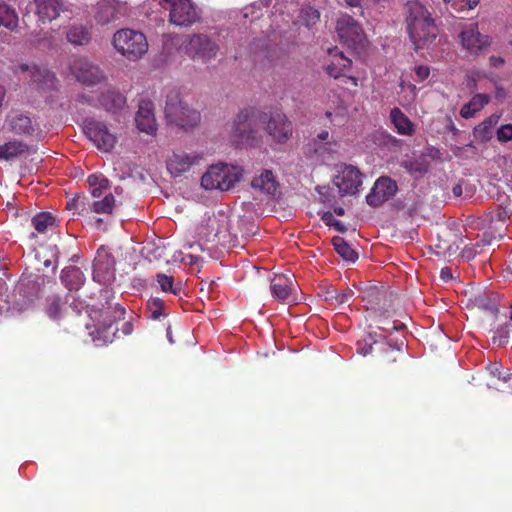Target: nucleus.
I'll return each mask as SVG.
<instances>
[{
	"label": "nucleus",
	"instance_id": "nucleus-50",
	"mask_svg": "<svg viewBox=\"0 0 512 512\" xmlns=\"http://www.w3.org/2000/svg\"><path fill=\"white\" fill-rule=\"evenodd\" d=\"M68 305H70L69 317L81 315L83 309L85 308V304L81 301H77L74 296L73 298H70Z\"/></svg>",
	"mask_w": 512,
	"mask_h": 512
},
{
	"label": "nucleus",
	"instance_id": "nucleus-35",
	"mask_svg": "<svg viewBox=\"0 0 512 512\" xmlns=\"http://www.w3.org/2000/svg\"><path fill=\"white\" fill-rule=\"evenodd\" d=\"M497 117L490 116L485 119L483 122L479 123L475 126L473 134L474 137L481 142L488 141L492 135V128L497 123Z\"/></svg>",
	"mask_w": 512,
	"mask_h": 512
},
{
	"label": "nucleus",
	"instance_id": "nucleus-55",
	"mask_svg": "<svg viewBox=\"0 0 512 512\" xmlns=\"http://www.w3.org/2000/svg\"><path fill=\"white\" fill-rule=\"evenodd\" d=\"M415 73L419 81H424L426 78H428L430 69L428 66L420 65L415 68Z\"/></svg>",
	"mask_w": 512,
	"mask_h": 512
},
{
	"label": "nucleus",
	"instance_id": "nucleus-14",
	"mask_svg": "<svg viewBox=\"0 0 512 512\" xmlns=\"http://www.w3.org/2000/svg\"><path fill=\"white\" fill-rule=\"evenodd\" d=\"M39 277H26L20 279L15 287V305L20 311L32 307L41 296V283Z\"/></svg>",
	"mask_w": 512,
	"mask_h": 512
},
{
	"label": "nucleus",
	"instance_id": "nucleus-41",
	"mask_svg": "<svg viewBox=\"0 0 512 512\" xmlns=\"http://www.w3.org/2000/svg\"><path fill=\"white\" fill-rule=\"evenodd\" d=\"M320 15L318 9L306 6L301 9L299 19L307 28H312L320 21Z\"/></svg>",
	"mask_w": 512,
	"mask_h": 512
},
{
	"label": "nucleus",
	"instance_id": "nucleus-20",
	"mask_svg": "<svg viewBox=\"0 0 512 512\" xmlns=\"http://www.w3.org/2000/svg\"><path fill=\"white\" fill-rule=\"evenodd\" d=\"M137 128L147 134H153L157 130L156 119L153 112V104L149 101H142L139 104L135 116Z\"/></svg>",
	"mask_w": 512,
	"mask_h": 512
},
{
	"label": "nucleus",
	"instance_id": "nucleus-16",
	"mask_svg": "<svg viewBox=\"0 0 512 512\" xmlns=\"http://www.w3.org/2000/svg\"><path fill=\"white\" fill-rule=\"evenodd\" d=\"M397 190L398 187L394 180L382 176L374 183L371 191L366 196V202L371 207H379L394 197Z\"/></svg>",
	"mask_w": 512,
	"mask_h": 512
},
{
	"label": "nucleus",
	"instance_id": "nucleus-61",
	"mask_svg": "<svg viewBox=\"0 0 512 512\" xmlns=\"http://www.w3.org/2000/svg\"><path fill=\"white\" fill-rule=\"evenodd\" d=\"M8 291L7 284L4 279L0 278V299H2Z\"/></svg>",
	"mask_w": 512,
	"mask_h": 512
},
{
	"label": "nucleus",
	"instance_id": "nucleus-31",
	"mask_svg": "<svg viewBox=\"0 0 512 512\" xmlns=\"http://www.w3.org/2000/svg\"><path fill=\"white\" fill-rule=\"evenodd\" d=\"M31 80L36 83L39 88H53L55 85V75L46 68L33 67Z\"/></svg>",
	"mask_w": 512,
	"mask_h": 512
},
{
	"label": "nucleus",
	"instance_id": "nucleus-10",
	"mask_svg": "<svg viewBox=\"0 0 512 512\" xmlns=\"http://www.w3.org/2000/svg\"><path fill=\"white\" fill-rule=\"evenodd\" d=\"M203 160V155L196 151L174 150L166 160L168 172L173 177H180L190 172L195 166H198Z\"/></svg>",
	"mask_w": 512,
	"mask_h": 512
},
{
	"label": "nucleus",
	"instance_id": "nucleus-51",
	"mask_svg": "<svg viewBox=\"0 0 512 512\" xmlns=\"http://www.w3.org/2000/svg\"><path fill=\"white\" fill-rule=\"evenodd\" d=\"M354 295V291L351 289H345L344 291L337 293L335 296H331L329 299L334 298L338 304H344L348 302Z\"/></svg>",
	"mask_w": 512,
	"mask_h": 512
},
{
	"label": "nucleus",
	"instance_id": "nucleus-12",
	"mask_svg": "<svg viewBox=\"0 0 512 512\" xmlns=\"http://www.w3.org/2000/svg\"><path fill=\"white\" fill-rule=\"evenodd\" d=\"M169 4V21L180 27H189L200 19L197 7L190 0H164Z\"/></svg>",
	"mask_w": 512,
	"mask_h": 512
},
{
	"label": "nucleus",
	"instance_id": "nucleus-5",
	"mask_svg": "<svg viewBox=\"0 0 512 512\" xmlns=\"http://www.w3.org/2000/svg\"><path fill=\"white\" fill-rule=\"evenodd\" d=\"M115 49L127 59L136 60L148 50V43L142 32L132 29H121L114 34Z\"/></svg>",
	"mask_w": 512,
	"mask_h": 512
},
{
	"label": "nucleus",
	"instance_id": "nucleus-54",
	"mask_svg": "<svg viewBox=\"0 0 512 512\" xmlns=\"http://www.w3.org/2000/svg\"><path fill=\"white\" fill-rule=\"evenodd\" d=\"M326 72L329 76L337 79L339 78L340 76L343 75V72L341 71V69L338 67V65L336 64L335 61H332L330 64H328L326 66Z\"/></svg>",
	"mask_w": 512,
	"mask_h": 512
},
{
	"label": "nucleus",
	"instance_id": "nucleus-9",
	"mask_svg": "<svg viewBox=\"0 0 512 512\" xmlns=\"http://www.w3.org/2000/svg\"><path fill=\"white\" fill-rule=\"evenodd\" d=\"M259 122L265 124V131L277 143H285L292 135V123L282 113H275L270 116L267 113H261Z\"/></svg>",
	"mask_w": 512,
	"mask_h": 512
},
{
	"label": "nucleus",
	"instance_id": "nucleus-63",
	"mask_svg": "<svg viewBox=\"0 0 512 512\" xmlns=\"http://www.w3.org/2000/svg\"><path fill=\"white\" fill-rule=\"evenodd\" d=\"M91 188H92L91 194L95 198L100 197L102 195V190H105V188H100V187H91Z\"/></svg>",
	"mask_w": 512,
	"mask_h": 512
},
{
	"label": "nucleus",
	"instance_id": "nucleus-17",
	"mask_svg": "<svg viewBox=\"0 0 512 512\" xmlns=\"http://www.w3.org/2000/svg\"><path fill=\"white\" fill-rule=\"evenodd\" d=\"M363 175L360 170L352 165H345L334 180L342 195H354L359 192Z\"/></svg>",
	"mask_w": 512,
	"mask_h": 512
},
{
	"label": "nucleus",
	"instance_id": "nucleus-22",
	"mask_svg": "<svg viewBox=\"0 0 512 512\" xmlns=\"http://www.w3.org/2000/svg\"><path fill=\"white\" fill-rule=\"evenodd\" d=\"M9 131L17 135L31 136L35 132V126L28 115L22 113H12L6 119Z\"/></svg>",
	"mask_w": 512,
	"mask_h": 512
},
{
	"label": "nucleus",
	"instance_id": "nucleus-58",
	"mask_svg": "<svg viewBox=\"0 0 512 512\" xmlns=\"http://www.w3.org/2000/svg\"><path fill=\"white\" fill-rule=\"evenodd\" d=\"M440 277L443 281L448 282L452 279V270L449 267H444L441 269Z\"/></svg>",
	"mask_w": 512,
	"mask_h": 512
},
{
	"label": "nucleus",
	"instance_id": "nucleus-43",
	"mask_svg": "<svg viewBox=\"0 0 512 512\" xmlns=\"http://www.w3.org/2000/svg\"><path fill=\"white\" fill-rule=\"evenodd\" d=\"M380 343L370 333L362 341L357 342V352L362 356H366L373 353L375 349L378 351Z\"/></svg>",
	"mask_w": 512,
	"mask_h": 512
},
{
	"label": "nucleus",
	"instance_id": "nucleus-39",
	"mask_svg": "<svg viewBox=\"0 0 512 512\" xmlns=\"http://www.w3.org/2000/svg\"><path fill=\"white\" fill-rule=\"evenodd\" d=\"M115 205V198L113 194L109 193L101 200H96L90 203V211L97 214H109L112 212Z\"/></svg>",
	"mask_w": 512,
	"mask_h": 512
},
{
	"label": "nucleus",
	"instance_id": "nucleus-37",
	"mask_svg": "<svg viewBox=\"0 0 512 512\" xmlns=\"http://www.w3.org/2000/svg\"><path fill=\"white\" fill-rule=\"evenodd\" d=\"M220 233V222L215 217L208 218L206 225H202L198 229V234L207 241L219 238Z\"/></svg>",
	"mask_w": 512,
	"mask_h": 512
},
{
	"label": "nucleus",
	"instance_id": "nucleus-27",
	"mask_svg": "<svg viewBox=\"0 0 512 512\" xmlns=\"http://www.w3.org/2000/svg\"><path fill=\"white\" fill-rule=\"evenodd\" d=\"M62 283L70 290H78L85 281L84 273L79 267L69 266L61 272Z\"/></svg>",
	"mask_w": 512,
	"mask_h": 512
},
{
	"label": "nucleus",
	"instance_id": "nucleus-25",
	"mask_svg": "<svg viewBox=\"0 0 512 512\" xmlns=\"http://www.w3.org/2000/svg\"><path fill=\"white\" fill-rule=\"evenodd\" d=\"M122 15V9L118 4L103 2L98 5L95 19L99 24L105 25L120 19Z\"/></svg>",
	"mask_w": 512,
	"mask_h": 512
},
{
	"label": "nucleus",
	"instance_id": "nucleus-40",
	"mask_svg": "<svg viewBox=\"0 0 512 512\" xmlns=\"http://www.w3.org/2000/svg\"><path fill=\"white\" fill-rule=\"evenodd\" d=\"M493 377H497L499 381H502L503 385H499L495 382L489 384L490 387H495L498 391L512 393V374L503 375L502 371L498 367H494L491 370Z\"/></svg>",
	"mask_w": 512,
	"mask_h": 512
},
{
	"label": "nucleus",
	"instance_id": "nucleus-49",
	"mask_svg": "<svg viewBox=\"0 0 512 512\" xmlns=\"http://www.w3.org/2000/svg\"><path fill=\"white\" fill-rule=\"evenodd\" d=\"M497 139L500 142H507L512 140V124L502 125L497 130Z\"/></svg>",
	"mask_w": 512,
	"mask_h": 512
},
{
	"label": "nucleus",
	"instance_id": "nucleus-3",
	"mask_svg": "<svg viewBox=\"0 0 512 512\" xmlns=\"http://www.w3.org/2000/svg\"><path fill=\"white\" fill-rule=\"evenodd\" d=\"M256 117L252 109L241 110L235 117L230 139L237 147H253L260 141L259 132L255 129Z\"/></svg>",
	"mask_w": 512,
	"mask_h": 512
},
{
	"label": "nucleus",
	"instance_id": "nucleus-34",
	"mask_svg": "<svg viewBox=\"0 0 512 512\" xmlns=\"http://www.w3.org/2000/svg\"><path fill=\"white\" fill-rule=\"evenodd\" d=\"M27 145L21 141H10L0 145V159L10 160L24 153Z\"/></svg>",
	"mask_w": 512,
	"mask_h": 512
},
{
	"label": "nucleus",
	"instance_id": "nucleus-62",
	"mask_svg": "<svg viewBox=\"0 0 512 512\" xmlns=\"http://www.w3.org/2000/svg\"><path fill=\"white\" fill-rule=\"evenodd\" d=\"M333 227H335V229H336L337 231L341 232V233H344V232H346V230H347V228L345 227V225H344L342 222L338 221V220H336L335 222H333Z\"/></svg>",
	"mask_w": 512,
	"mask_h": 512
},
{
	"label": "nucleus",
	"instance_id": "nucleus-64",
	"mask_svg": "<svg viewBox=\"0 0 512 512\" xmlns=\"http://www.w3.org/2000/svg\"><path fill=\"white\" fill-rule=\"evenodd\" d=\"M347 5L350 7H358L361 4V0H345Z\"/></svg>",
	"mask_w": 512,
	"mask_h": 512
},
{
	"label": "nucleus",
	"instance_id": "nucleus-19",
	"mask_svg": "<svg viewBox=\"0 0 512 512\" xmlns=\"http://www.w3.org/2000/svg\"><path fill=\"white\" fill-rule=\"evenodd\" d=\"M39 21L46 23L57 19L66 10L63 0H34Z\"/></svg>",
	"mask_w": 512,
	"mask_h": 512
},
{
	"label": "nucleus",
	"instance_id": "nucleus-44",
	"mask_svg": "<svg viewBox=\"0 0 512 512\" xmlns=\"http://www.w3.org/2000/svg\"><path fill=\"white\" fill-rule=\"evenodd\" d=\"M147 307L151 312V318L154 320H158L160 319L161 316L166 315V313L164 312L165 303L159 297L150 298L147 302Z\"/></svg>",
	"mask_w": 512,
	"mask_h": 512
},
{
	"label": "nucleus",
	"instance_id": "nucleus-56",
	"mask_svg": "<svg viewBox=\"0 0 512 512\" xmlns=\"http://www.w3.org/2000/svg\"><path fill=\"white\" fill-rule=\"evenodd\" d=\"M321 220L328 226H333V222L336 221L333 214L329 211L323 213V215L321 216Z\"/></svg>",
	"mask_w": 512,
	"mask_h": 512
},
{
	"label": "nucleus",
	"instance_id": "nucleus-7",
	"mask_svg": "<svg viewBox=\"0 0 512 512\" xmlns=\"http://www.w3.org/2000/svg\"><path fill=\"white\" fill-rule=\"evenodd\" d=\"M239 181L227 165H214L201 178V186L206 190L227 191Z\"/></svg>",
	"mask_w": 512,
	"mask_h": 512
},
{
	"label": "nucleus",
	"instance_id": "nucleus-60",
	"mask_svg": "<svg viewBox=\"0 0 512 512\" xmlns=\"http://www.w3.org/2000/svg\"><path fill=\"white\" fill-rule=\"evenodd\" d=\"M133 330V324L131 321H126L123 323L121 331L125 336L132 334Z\"/></svg>",
	"mask_w": 512,
	"mask_h": 512
},
{
	"label": "nucleus",
	"instance_id": "nucleus-32",
	"mask_svg": "<svg viewBox=\"0 0 512 512\" xmlns=\"http://www.w3.org/2000/svg\"><path fill=\"white\" fill-rule=\"evenodd\" d=\"M335 251L347 262L354 263L358 259V253L340 236L332 239Z\"/></svg>",
	"mask_w": 512,
	"mask_h": 512
},
{
	"label": "nucleus",
	"instance_id": "nucleus-29",
	"mask_svg": "<svg viewBox=\"0 0 512 512\" xmlns=\"http://www.w3.org/2000/svg\"><path fill=\"white\" fill-rule=\"evenodd\" d=\"M490 102V97L487 94L478 93L472 99L464 104L460 110L461 117L465 119L472 118L477 112L482 110L485 105Z\"/></svg>",
	"mask_w": 512,
	"mask_h": 512
},
{
	"label": "nucleus",
	"instance_id": "nucleus-26",
	"mask_svg": "<svg viewBox=\"0 0 512 512\" xmlns=\"http://www.w3.org/2000/svg\"><path fill=\"white\" fill-rule=\"evenodd\" d=\"M390 119L400 135L412 136L415 132L413 122L401 111L400 108L394 107L390 112Z\"/></svg>",
	"mask_w": 512,
	"mask_h": 512
},
{
	"label": "nucleus",
	"instance_id": "nucleus-13",
	"mask_svg": "<svg viewBox=\"0 0 512 512\" xmlns=\"http://www.w3.org/2000/svg\"><path fill=\"white\" fill-rule=\"evenodd\" d=\"M336 32L340 42L351 49H356L365 39L362 27L353 17L347 14L338 18Z\"/></svg>",
	"mask_w": 512,
	"mask_h": 512
},
{
	"label": "nucleus",
	"instance_id": "nucleus-45",
	"mask_svg": "<svg viewBox=\"0 0 512 512\" xmlns=\"http://www.w3.org/2000/svg\"><path fill=\"white\" fill-rule=\"evenodd\" d=\"M486 221L490 224H495L498 222L504 223L508 218V211L502 207H496L495 209L487 212L485 214Z\"/></svg>",
	"mask_w": 512,
	"mask_h": 512
},
{
	"label": "nucleus",
	"instance_id": "nucleus-18",
	"mask_svg": "<svg viewBox=\"0 0 512 512\" xmlns=\"http://www.w3.org/2000/svg\"><path fill=\"white\" fill-rule=\"evenodd\" d=\"M73 295L70 293L52 294L46 298L45 313L53 321H60L69 317L68 302Z\"/></svg>",
	"mask_w": 512,
	"mask_h": 512
},
{
	"label": "nucleus",
	"instance_id": "nucleus-24",
	"mask_svg": "<svg viewBox=\"0 0 512 512\" xmlns=\"http://www.w3.org/2000/svg\"><path fill=\"white\" fill-rule=\"evenodd\" d=\"M66 39L72 45H87L92 39V26L90 24L74 23L68 28Z\"/></svg>",
	"mask_w": 512,
	"mask_h": 512
},
{
	"label": "nucleus",
	"instance_id": "nucleus-48",
	"mask_svg": "<svg viewBox=\"0 0 512 512\" xmlns=\"http://www.w3.org/2000/svg\"><path fill=\"white\" fill-rule=\"evenodd\" d=\"M508 338H509L508 330L505 328H500L494 332L492 341L494 344H497L498 346H504L508 343Z\"/></svg>",
	"mask_w": 512,
	"mask_h": 512
},
{
	"label": "nucleus",
	"instance_id": "nucleus-36",
	"mask_svg": "<svg viewBox=\"0 0 512 512\" xmlns=\"http://www.w3.org/2000/svg\"><path fill=\"white\" fill-rule=\"evenodd\" d=\"M155 278L163 292L171 293L174 295H179L181 293V283H175L174 278L172 276H168L164 273H157Z\"/></svg>",
	"mask_w": 512,
	"mask_h": 512
},
{
	"label": "nucleus",
	"instance_id": "nucleus-28",
	"mask_svg": "<svg viewBox=\"0 0 512 512\" xmlns=\"http://www.w3.org/2000/svg\"><path fill=\"white\" fill-rule=\"evenodd\" d=\"M378 353L381 367L385 370H391L392 365L395 364L400 357L401 350L389 343L381 342L379 344Z\"/></svg>",
	"mask_w": 512,
	"mask_h": 512
},
{
	"label": "nucleus",
	"instance_id": "nucleus-59",
	"mask_svg": "<svg viewBox=\"0 0 512 512\" xmlns=\"http://www.w3.org/2000/svg\"><path fill=\"white\" fill-rule=\"evenodd\" d=\"M378 328L383 330V331L390 332L392 330L403 329V328H405V325L403 323H401V322H399V323L393 322L391 327L379 326Z\"/></svg>",
	"mask_w": 512,
	"mask_h": 512
},
{
	"label": "nucleus",
	"instance_id": "nucleus-6",
	"mask_svg": "<svg viewBox=\"0 0 512 512\" xmlns=\"http://www.w3.org/2000/svg\"><path fill=\"white\" fill-rule=\"evenodd\" d=\"M83 131L93 144L103 152H110L117 143V137L107 125L94 118H86L83 122Z\"/></svg>",
	"mask_w": 512,
	"mask_h": 512
},
{
	"label": "nucleus",
	"instance_id": "nucleus-23",
	"mask_svg": "<svg viewBox=\"0 0 512 512\" xmlns=\"http://www.w3.org/2000/svg\"><path fill=\"white\" fill-rule=\"evenodd\" d=\"M251 186L267 196H275L279 183L271 170L264 169L252 179Z\"/></svg>",
	"mask_w": 512,
	"mask_h": 512
},
{
	"label": "nucleus",
	"instance_id": "nucleus-38",
	"mask_svg": "<svg viewBox=\"0 0 512 512\" xmlns=\"http://www.w3.org/2000/svg\"><path fill=\"white\" fill-rule=\"evenodd\" d=\"M66 208L74 211V214L87 215L90 212V202L85 195H77L67 202Z\"/></svg>",
	"mask_w": 512,
	"mask_h": 512
},
{
	"label": "nucleus",
	"instance_id": "nucleus-57",
	"mask_svg": "<svg viewBox=\"0 0 512 512\" xmlns=\"http://www.w3.org/2000/svg\"><path fill=\"white\" fill-rule=\"evenodd\" d=\"M489 63L492 67L498 68L504 65L505 61L502 57L499 56H490Z\"/></svg>",
	"mask_w": 512,
	"mask_h": 512
},
{
	"label": "nucleus",
	"instance_id": "nucleus-11",
	"mask_svg": "<svg viewBox=\"0 0 512 512\" xmlns=\"http://www.w3.org/2000/svg\"><path fill=\"white\" fill-rule=\"evenodd\" d=\"M461 46L470 56L480 55L491 45V37L480 33L478 23L465 25L459 34Z\"/></svg>",
	"mask_w": 512,
	"mask_h": 512
},
{
	"label": "nucleus",
	"instance_id": "nucleus-52",
	"mask_svg": "<svg viewBox=\"0 0 512 512\" xmlns=\"http://www.w3.org/2000/svg\"><path fill=\"white\" fill-rule=\"evenodd\" d=\"M334 61L338 65V67L341 69L342 72L349 69L351 67L352 61L351 59L344 56L342 52L339 53V55L335 56Z\"/></svg>",
	"mask_w": 512,
	"mask_h": 512
},
{
	"label": "nucleus",
	"instance_id": "nucleus-15",
	"mask_svg": "<svg viewBox=\"0 0 512 512\" xmlns=\"http://www.w3.org/2000/svg\"><path fill=\"white\" fill-rule=\"evenodd\" d=\"M71 73L77 81L86 86H94L104 79L103 72L85 58H77L70 66Z\"/></svg>",
	"mask_w": 512,
	"mask_h": 512
},
{
	"label": "nucleus",
	"instance_id": "nucleus-53",
	"mask_svg": "<svg viewBox=\"0 0 512 512\" xmlns=\"http://www.w3.org/2000/svg\"><path fill=\"white\" fill-rule=\"evenodd\" d=\"M329 138V132L328 131H322L320 132L315 139L312 140L311 143L308 144V146H312L313 150L316 154L320 153L321 147H318V141L323 142L326 141Z\"/></svg>",
	"mask_w": 512,
	"mask_h": 512
},
{
	"label": "nucleus",
	"instance_id": "nucleus-21",
	"mask_svg": "<svg viewBox=\"0 0 512 512\" xmlns=\"http://www.w3.org/2000/svg\"><path fill=\"white\" fill-rule=\"evenodd\" d=\"M101 106L110 113H120L126 108L127 99L121 92L109 88L103 92L99 98Z\"/></svg>",
	"mask_w": 512,
	"mask_h": 512
},
{
	"label": "nucleus",
	"instance_id": "nucleus-2",
	"mask_svg": "<svg viewBox=\"0 0 512 512\" xmlns=\"http://www.w3.org/2000/svg\"><path fill=\"white\" fill-rule=\"evenodd\" d=\"M406 30L414 49H423L432 43L438 29L426 6L418 1H409L406 6Z\"/></svg>",
	"mask_w": 512,
	"mask_h": 512
},
{
	"label": "nucleus",
	"instance_id": "nucleus-47",
	"mask_svg": "<svg viewBox=\"0 0 512 512\" xmlns=\"http://www.w3.org/2000/svg\"><path fill=\"white\" fill-rule=\"evenodd\" d=\"M87 182L90 187H100L107 189L109 186V180L103 175L92 174L88 176Z\"/></svg>",
	"mask_w": 512,
	"mask_h": 512
},
{
	"label": "nucleus",
	"instance_id": "nucleus-4",
	"mask_svg": "<svg viewBox=\"0 0 512 512\" xmlns=\"http://www.w3.org/2000/svg\"><path fill=\"white\" fill-rule=\"evenodd\" d=\"M126 310L120 304L109 306L107 310L101 312V320L90 332L92 341L96 346H103L112 343L118 328L114 326L115 322L125 318Z\"/></svg>",
	"mask_w": 512,
	"mask_h": 512
},
{
	"label": "nucleus",
	"instance_id": "nucleus-8",
	"mask_svg": "<svg viewBox=\"0 0 512 512\" xmlns=\"http://www.w3.org/2000/svg\"><path fill=\"white\" fill-rule=\"evenodd\" d=\"M219 50L216 42L205 34H194L185 45V53L195 62L206 64L214 59Z\"/></svg>",
	"mask_w": 512,
	"mask_h": 512
},
{
	"label": "nucleus",
	"instance_id": "nucleus-30",
	"mask_svg": "<svg viewBox=\"0 0 512 512\" xmlns=\"http://www.w3.org/2000/svg\"><path fill=\"white\" fill-rule=\"evenodd\" d=\"M271 292L274 298L285 301L292 292V286L285 276H277L271 282Z\"/></svg>",
	"mask_w": 512,
	"mask_h": 512
},
{
	"label": "nucleus",
	"instance_id": "nucleus-42",
	"mask_svg": "<svg viewBox=\"0 0 512 512\" xmlns=\"http://www.w3.org/2000/svg\"><path fill=\"white\" fill-rule=\"evenodd\" d=\"M55 222V217L48 212L39 213L32 218V225L39 233L46 232L48 227L55 225Z\"/></svg>",
	"mask_w": 512,
	"mask_h": 512
},
{
	"label": "nucleus",
	"instance_id": "nucleus-1",
	"mask_svg": "<svg viewBox=\"0 0 512 512\" xmlns=\"http://www.w3.org/2000/svg\"><path fill=\"white\" fill-rule=\"evenodd\" d=\"M194 96L184 87H173L166 94L164 114L169 124L184 130L195 128L201 121L200 112L193 106Z\"/></svg>",
	"mask_w": 512,
	"mask_h": 512
},
{
	"label": "nucleus",
	"instance_id": "nucleus-46",
	"mask_svg": "<svg viewBox=\"0 0 512 512\" xmlns=\"http://www.w3.org/2000/svg\"><path fill=\"white\" fill-rule=\"evenodd\" d=\"M479 0H451L446 4L450 5L456 11L470 10L478 4Z\"/></svg>",
	"mask_w": 512,
	"mask_h": 512
},
{
	"label": "nucleus",
	"instance_id": "nucleus-33",
	"mask_svg": "<svg viewBox=\"0 0 512 512\" xmlns=\"http://www.w3.org/2000/svg\"><path fill=\"white\" fill-rule=\"evenodd\" d=\"M0 26L14 30L18 26V15L14 8L6 3H0Z\"/></svg>",
	"mask_w": 512,
	"mask_h": 512
}]
</instances>
